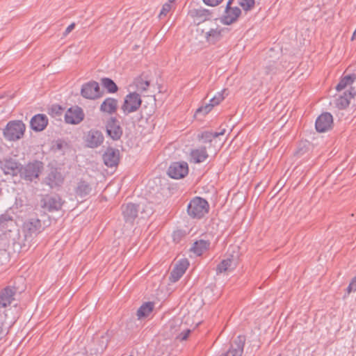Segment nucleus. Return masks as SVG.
Returning <instances> with one entry per match:
<instances>
[{
  "mask_svg": "<svg viewBox=\"0 0 356 356\" xmlns=\"http://www.w3.org/2000/svg\"><path fill=\"white\" fill-rule=\"evenodd\" d=\"M209 211V202L200 197H193L187 207V213L192 218L200 219L208 213Z\"/></svg>",
  "mask_w": 356,
  "mask_h": 356,
  "instance_id": "f257e3e1",
  "label": "nucleus"
},
{
  "mask_svg": "<svg viewBox=\"0 0 356 356\" xmlns=\"http://www.w3.org/2000/svg\"><path fill=\"white\" fill-rule=\"evenodd\" d=\"M26 129L25 124L21 120L9 122L3 130L4 137L10 141H15L23 137Z\"/></svg>",
  "mask_w": 356,
  "mask_h": 356,
  "instance_id": "f03ea898",
  "label": "nucleus"
},
{
  "mask_svg": "<svg viewBox=\"0 0 356 356\" xmlns=\"http://www.w3.org/2000/svg\"><path fill=\"white\" fill-rule=\"evenodd\" d=\"M42 169V162L34 161L33 162L28 163L24 166L21 165L19 174L22 179L26 181H33V179L38 177Z\"/></svg>",
  "mask_w": 356,
  "mask_h": 356,
  "instance_id": "7ed1b4c3",
  "label": "nucleus"
},
{
  "mask_svg": "<svg viewBox=\"0 0 356 356\" xmlns=\"http://www.w3.org/2000/svg\"><path fill=\"white\" fill-rule=\"evenodd\" d=\"M142 104L140 95L136 92H130L126 95L121 110L125 115L134 113L138 110Z\"/></svg>",
  "mask_w": 356,
  "mask_h": 356,
  "instance_id": "20e7f679",
  "label": "nucleus"
},
{
  "mask_svg": "<svg viewBox=\"0 0 356 356\" xmlns=\"http://www.w3.org/2000/svg\"><path fill=\"white\" fill-rule=\"evenodd\" d=\"M107 136L113 140H118L123 134V129L119 120L115 117H110L105 122Z\"/></svg>",
  "mask_w": 356,
  "mask_h": 356,
  "instance_id": "39448f33",
  "label": "nucleus"
},
{
  "mask_svg": "<svg viewBox=\"0 0 356 356\" xmlns=\"http://www.w3.org/2000/svg\"><path fill=\"white\" fill-rule=\"evenodd\" d=\"M356 95L355 88L349 87L346 90L338 92L335 96L334 105L339 109H344L347 108L352 99Z\"/></svg>",
  "mask_w": 356,
  "mask_h": 356,
  "instance_id": "423d86ee",
  "label": "nucleus"
},
{
  "mask_svg": "<svg viewBox=\"0 0 356 356\" xmlns=\"http://www.w3.org/2000/svg\"><path fill=\"white\" fill-rule=\"evenodd\" d=\"M188 173V165L186 161L173 162L168 170V175L172 179H179Z\"/></svg>",
  "mask_w": 356,
  "mask_h": 356,
  "instance_id": "0eeeda50",
  "label": "nucleus"
},
{
  "mask_svg": "<svg viewBox=\"0 0 356 356\" xmlns=\"http://www.w3.org/2000/svg\"><path fill=\"white\" fill-rule=\"evenodd\" d=\"M81 95L83 97L88 99L99 98L101 96L99 83L95 81L84 83L81 87Z\"/></svg>",
  "mask_w": 356,
  "mask_h": 356,
  "instance_id": "6e6552de",
  "label": "nucleus"
},
{
  "mask_svg": "<svg viewBox=\"0 0 356 356\" xmlns=\"http://www.w3.org/2000/svg\"><path fill=\"white\" fill-rule=\"evenodd\" d=\"M332 115L328 112H325L316 120L315 127L318 132L323 133L329 130L332 127Z\"/></svg>",
  "mask_w": 356,
  "mask_h": 356,
  "instance_id": "1a4fd4ad",
  "label": "nucleus"
},
{
  "mask_svg": "<svg viewBox=\"0 0 356 356\" xmlns=\"http://www.w3.org/2000/svg\"><path fill=\"white\" fill-rule=\"evenodd\" d=\"M84 118V113L81 108L74 106L70 108L65 114V121L67 124H77L80 123Z\"/></svg>",
  "mask_w": 356,
  "mask_h": 356,
  "instance_id": "9d476101",
  "label": "nucleus"
},
{
  "mask_svg": "<svg viewBox=\"0 0 356 356\" xmlns=\"http://www.w3.org/2000/svg\"><path fill=\"white\" fill-rule=\"evenodd\" d=\"M21 164L16 161L9 159L0 162V169L5 175L15 176L19 173Z\"/></svg>",
  "mask_w": 356,
  "mask_h": 356,
  "instance_id": "9b49d317",
  "label": "nucleus"
},
{
  "mask_svg": "<svg viewBox=\"0 0 356 356\" xmlns=\"http://www.w3.org/2000/svg\"><path fill=\"white\" fill-rule=\"evenodd\" d=\"M241 13V10L239 8L231 7L229 3H227L221 21L225 25H230L237 20Z\"/></svg>",
  "mask_w": 356,
  "mask_h": 356,
  "instance_id": "f8f14e48",
  "label": "nucleus"
},
{
  "mask_svg": "<svg viewBox=\"0 0 356 356\" xmlns=\"http://www.w3.org/2000/svg\"><path fill=\"white\" fill-rule=\"evenodd\" d=\"M104 164L107 167L116 166L120 161V152L113 147H108L103 154Z\"/></svg>",
  "mask_w": 356,
  "mask_h": 356,
  "instance_id": "ddd939ff",
  "label": "nucleus"
},
{
  "mask_svg": "<svg viewBox=\"0 0 356 356\" xmlns=\"http://www.w3.org/2000/svg\"><path fill=\"white\" fill-rule=\"evenodd\" d=\"M189 266V262L186 259L179 260L172 269L170 279L171 282L178 281L185 273Z\"/></svg>",
  "mask_w": 356,
  "mask_h": 356,
  "instance_id": "4468645a",
  "label": "nucleus"
},
{
  "mask_svg": "<svg viewBox=\"0 0 356 356\" xmlns=\"http://www.w3.org/2000/svg\"><path fill=\"white\" fill-rule=\"evenodd\" d=\"M16 293L15 287L6 286L0 291V309L5 308L12 303L15 300Z\"/></svg>",
  "mask_w": 356,
  "mask_h": 356,
  "instance_id": "2eb2a0df",
  "label": "nucleus"
},
{
  "mask_svg": "<svg viewBox=\"0 0 356 356\" xmlns=\"http://www.w3.org/2000/svg\"><path fill=\"white\" fill-rule=\"evenodd\" d=\"M104 139V136L101 131L91 129L88 133L86 142L88 147L90 148H95L99 147L103 143Z\"/></svg>",
  "mask_w": 356,
  "mask_h": 356,
  "instance_id": "dca6fc26",
  "label": "nucleus"
},
{
  "mask_svg": "<svg viewBox=\"0 0 356 356\" xmlns=\"http://www.w3.org/2000/svg\"><path fill=\"white\" fill-rule=\"evenodd\" d=\"M42 207L49 211H58L62 207V200L58 195L49 196L42 201Z\"/></svg>",
  "mask_w": 356,
  "mask_h": 356,
  "instance_id": "f3484780",
  "label": "nucleus"
},
{
  "mask_svg": "<svg viewBox=\"0 0 356 356\" xmlns=\"http://www.w3.org/2000/svg\"><path fill=\"white\" fill-rule=\"evenodd\" d=\"M48 124V118L45 114H36L30 121V125L33 130L41 131L44 130Z\"/></svg>",
  "mask_w": 356,
  "mask_h": 356,
  "instance_id": "a211bd4d",
  "label": "nucleus"
},
{
  "mask_svg": "<svg viewBox=\"0 0 356 356\" xmlns=\"http://www.w3.org/2000/svg\"><path fill=\"white\" fill-rule=\"evenodd\" d=\"M223 29L219 26L211 28L204 33V38L207 42L211 44H215L222 38Z\"/></svg>",
  "mask_w": 356,
  "mask_h": 356,
  "instance_id": "6ab92c4d",
  "label": "nucleus"
},
{
  "mask_svg": "<svg viewBox=\"0 0 356 356\" xmlns=\"http://www.w3.org/2000/svg\"><path fill=\"white\" fill-rule=\"evenodd\" d=\"M41 222L38 218H31L24 224V231L26 232V236H32L38 234L41 231Z\"/></svg>",
  "mask_w": 356,
  "mask_h": 356,
  "instance_id": "aec40b11",
  "label": "nucleus"
},
{
  "mask_svg": "<svg viewBox=\"0 0 356 356\" xmlns=\"http://www.w3.org/2000/svg\"><path fill=\"white\" fill-rule=\"evenodd\" d=\"M118 109V100L113 97L106 98L101 104L99 110L108 115L114 114Z\"/></svg>",
  "mask_w": 356,
  "mask_h": 356,
  "instance_id": "412c9836",
  "label": "nucleus"
},
{
  "mask_svg": "<svg viewBox=\"0 0 356 356\" xmlns=\"http://www.w3.org/2000/svg\"><path fill=\"white\" fill-rule=\"evenodd\" d=\"M122 214L127 222L130 221L132 222L138 215V205L128 203L122 207Z\"/></svg>",
  "mask_w": 356,
  "mask_h": 356,
  "instance_id": "4be33fe9",
  "label": "nucleus"
},
{
  "mask_svg": "<svg viewBox=\"0 0 356 356\" xmlns=\"http://www.w3.org/2000/svg\"><path fill=\"white\" fill-rule=\"evenodd\" d=\"M63 180V177L57 170H51L46 177V182L51 188L60 186Z\"/></svg>",
  "mask_w": 356,
  "mask_h": 356,
  "instance_id": "5701e85b",
  "label": "nucleus"
},
{
  "mask_svg": "<svg viewBox=\"0 0 356 356\" xmlns=\"http://www.w3.org/2000/svg\"><path fill=\"white\" fill-rule=\"evenodd\" d=\"M192 15L198 24L209 20L212 18V13L209 10L205 8L195 9L192 12Z\"/></svg>",
  "mask_w": 356,
  "mask_h": 356,
  "instance_id": "b1692460",
  "label": "nucleus"
},
{
  "mask_svg": "<svg viewBox=\"0 0 356 356\" xmlns=\"http://www.w3.org/2000/svg\"><path fill=\"white\" fill-rule=\"evenodd\" d=\"M210 241L209 240L200 239L196 241L191 248V251L197 256H201L204 252L209 248Z\"/></svg>",
  "mask_w": 356,
  "mask_h": 356,
  "instance_id": "393cba45",
  "label": "nucleus"
},
{
  "mask_svg": "<svg viewBox=\"0 0 356 356\" xmlns=\"http://www.w3.org/2000/svg\"><path fill=\"white\" fill-rule=\"evenodd\" d=\"M191 159L195 163H202L208 158V154L205 147H201L193 149L191 152Z\"/></svg>",
  "mask_w": 356,
  "mask_h": 356,
  "instance_id": "a878e982",
  "label": "nucleus"
},
{
  "mask_svg": "<svg viewBox=\"0 0 356 356\" xmlns=\"http://www.w3.org/2000/svg\"><path fill=\"white\" fill-rule=\"evenodd\" d=\"M225 132V129L219 132L204 131L197 135V138L198 140H202L204 143H211L213 138H216L219 136L224 135Z\"/></svg>",
  "mask_w": 356,
  "mask_h": 356,
  "instance_id": "bb28decb",
  "label": "nucleus"
},
{
  "mask_svg": "<svg viewBox=\"0 0 356 356\" xmlns=\"http://www.w3.org/2000/svg\"><path fill=\"white\" fill-rule=\"evenodd\" d=\"M92 188L90 184L84 180H80L75 188V193L80 197H84L90 194Z\"/></svg>",
  "mask_w": 356,
  "mask_h": 356,
  "instance_id": "cd10ccee",
  "label": "nucleus"
},
{
  "mask_svg": "<svg viewBox=\"0 0 356 356\" xmlns=\"http://www.w3.org/2000/svg\"><path fill=\"white\" fill-rule=\"evenodd\" d=\"M154 304L152 302H147L143 303L137 311V316L138 319L146 318L152 312Z\"/></svg>",
  "mask_w": 356,
  "mask_h": 356,
  "instance_id": "c85d7f7f",
  "label": "nucleus"
},
{
  "mask_svg": "<svg viewBox=\"0 0 356 356\" xmlns=\"http://www.w3.org/2000/svg\"><path fill=\"white\" fill-rule=\"evenodd\" d=\"M234 268V260L232 258L223 259L216 267V273H222Z\"/></svg>",
  "mask_w": 356,
  "mask_h": 356,
  "instance_id": "c756f323",
  "label": "nucleus"
},
{
  "mask_svg": "<svg viewBox=\"0 0 356 356\" xmlns=\"http://www.w3.org/2000/svg\"><path fill=\"white\" fill-rule=\"evenodd\" d=\"M353 80L354 77L352 75H346L341 78L336 86L337 92L346 90L345 89L348 86L351 87L350 86L353 83Z\"/></svg>",
  "mask_w": 356,
  "mask_h": 356,
  "instance_id": "7c9ffc66",
  "label": "nucleus"
},
{
  "mask_svg": "<svg viewBox=\"0 0 356 356\" xmlns=\"http://www.w3.org/2000/svg\"><path fill=\"white\" fill-rule=\"evenodd\" d=\"M101 83L108 93H115L118 90L115 83L110 78L104 77L101 79Z\"/></svg>",
  "mask_w": 356,
  "mask_h": 356,
  "instance_id": "2f4dec72",
  "label": "nucleus"
},
{
  "mask_svg": "<svg viewBox=\"0 0 356 356\" xmlns=\"http://www.w3.org/2000/svg\"><path fill=\"white\" fill-rule=\"evenodd\" d=\"M135 84L137 89L141 92L147 90L149 86V81L143 80L141 77H138L135 80Z\"/></svg>",
  "mask_w": 356,
  "mask_h": 356,
  "instance_id": "473e14b6",
  "label": "nucleus"
},
{
  "mask_svg": "<svg viewBox=\"0 0 356 356\" xmlns=\"http://www.w3.org/2000/svg\"><path fill=\"white\" fill-rule=\"evenodd\" d=\"M215 106L209 101V103L200 106L195 112V115L202 114L203 115L209 113Z\"/></svg>",
  "mask_w": 356,
  "mask_h": 356,
  "instance_id": "72a5a7b5",
  "label": "nucleus"
},
{
  "mask_svg": "<svg viewBox=\"0 0 356 356\" xmlns=\"http://www.w3.org/2000/svg\"><path fill=\"white\" fill-rule=\"evenodd\" d=\"M226 92L225 89L222 90L220 92H218L211 99L210 102L214 105H218L224 99H225V92Z\"/></svg>",
  "mask_w": 356,
  "mask_h": 356,
  "instance_id": "f704fd0d",
  "label": "nucleus"
},
{
  "mask_svg": "<svg viewBox=\"0 0 356 356\" xmlns=\"http://www.w3.org/2000/svg\"><path fill=\"white\" fill-rule=\"evenodd\" d=\"M173 1L169 0L168 2L165 3L159 15V18H162L163 17H165L167 14L170 11L172 8V3Z\"/></svg>",
  "mask_w": 356,
  "mask_h": 356,
  "instance_id": "c9c22d12",
  "label": "nucleus"
},
{
  "mask_svg": "<svg viewBox=\"0 0 356 356\" xmlns=\"http://www.w3.org/2000/svg\"><path fill=\"white\" fill-rule=\"evenodd\" d=\"M239 5L245 10H251L254 5V0H238Z\"/></svg>",
  "mask_w": 356,
  "mask_h": 356,
  "instance_id": "e433bc0d",
  "label": "nucleus"
},
{
  "mask_svg": "<svg viewBox=\"0 0 356 356\" xmlns=\"http://www.w3.org/2000/svg\"><path fill=\"white\" fill-rule=\"evenodd\" d=\"M13 220V217L8 213H4L0 215V225L4 226L9 221Z\"/></svg>",
  "mask_w": 356,
  "mask_h": 356,
  "instance_id": "4c0bfd02",
  "label": "nucleus"
},
{
  "mask_svg": "<svg viewBox=\"0 0 356 356\" xmlns=\"http://www.w3.org/2000/svg\"><path fill=\"white\" fill-rule=\"evenodd\" d=\"M356 291V275L352 279L351 282H350L349 285L347 287V291L348 293H350L352 291Z\"/></svg>",
  "mask_w": 356,
  "mask_h": 356,
  "instance_id": "58836bf2",
  "label": "nucleus"
},
{
  "mask_svg": "<svg viewBox=\"0 0 356 356\" xmlns=\"http://www.w3.org/2000/svg\"><path fill=\"white\" fill-rule=\"evenodd\" d=\"M191 332V330L189 329H186L184 330V331H182L177 337V338L181 341H184V340H186L189 334Z\"/></svg>",
  "mask_w": 356,
  "mask_h": 356,
  "instance_id": "ea45409f",
  "label": "nucleus"
},
{
  "mask_svg": "<svg viewBox=\"0 0 356 356\" xmlns=\"http://www.w3.org/2000/svg\"><path fill=\"white\" fill-rule=\"evenodd\" d=\"M202 1L207 6H218L219 3H220L222 0H202Z\"/></svg>",
  "mask_w": 356,
  "mask_h": 356,
  "instance_id": "a19ab883",
  "label": "nucleus"
},
{
  "mask_svg": "<svg viewBox=\"0 0 356 356\" xmlns=\"http://www.w3.org/2000/svg\"><path fill=\"white\" fill-rule=\"evenodd\" d=\"M75 27V24L72 23L70 24L65 29V32L63 33V35L66 36Z\"/></svg>",
  "mask_w": 356,
  "mask_h": 356,
  "instance_id": "79ce46f5",
  "label": "nucleus"
},
{
  "mask_svg": "<svg viewBox=\"0 0 356 356\" xmlns=\"http://www.w3.org/2000/svg\"><path fill=\"white\" fill-rule=\"evenodd\" d=\"M4 335L3 330V323L0 321V339H2V337Z\"/></svg>",
  "mask_w": 356,
  "mask_h": 356,
  "instance_id": "37998d69",
  "label": "nucleus"
},
{
  "mask_svg": "<svg viewBox=\"0 0 356 356\" xmlns=\"http://www.w3.org/2000/svg\"><path fill=\"white\" fill-rule=\"evenodd\" d=\"M56 108H57L58 111L63 110V108L60 106H56Z\"/></svg>",
  "mask_w": 356,
  "mask_h": 356,
  "instance_id": "c03bdc74",
  "label": "nucleus"
},
{
  "mask_svg": "<svg viewBox=\"0 0 356 356\" xmlns=\"http://www.w3.org/2000/svg\"><path fill=\"white\" fill-rule=\"evenodd\" d=\"M232 1H233V0H229V1H228L227 3H229V6H231V3H232Z\"/></svg>",
  "mask_w": 356,
  "mask_h": 356,
  "instance_id": "a18cd8bd",
  "label": "nucleus"
}]
</instances>
